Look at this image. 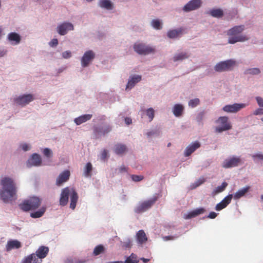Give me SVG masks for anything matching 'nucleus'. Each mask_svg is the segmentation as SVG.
Wrapping results in <instances>:
<instances>
[{"label":"nucleus","mask_w":263,"mask_h":263,"mask_svg":"<svg viewBox=\"0 0 263 263\" xmlns=\"http://www.w3.org/2000/svg\"><path fill=\"white\" fill-rule=\"evenodd\" d=\"M41 204L40 199L36 197H34V211L37 209Z\"/></svg>","instance_id":"47"},{"label":"nucleus","mask_w":263,"mask_h":263,"mask_svg":"<svg viewBox=\"0 0 263 263\" xmlns=\"http://www.w3.org/2000/svg\"><path fill=\"white\" fill-rule=\"evenodd\" d=\"M205 210L203 208H200L196 209L187 214H185L183 215V218L185 219H189L195 217L200 214H203Z\"/></svg>","instance_id":"18"},{"label":"nucleus","mask_w":263,"mask_h":263,"mask_svg":"<svg viewBox=\"0 0 263 263\" xmlns=\"http://www.w3.org/2000/svg\"><path fill=\"white\" fill-rule=\"evenodd\" d=\"M32 100V95H25L14 98V102L18 105L24 106Z\"/></svg>","instance_id":"11"},{"label":"nucleus","mask_w":263,"mask_h":263,"mask_svg":"<svg viewBox=\"0 0 263 263\" xmlns=\"http://www.w3.org/2000/svg\"><path fill=\"white\" fill-rule=\"evenodd\" d=\"M252 157L253 158H256L260 160H263V155L261 154H256L253 155Z\"/></svg>","instance_id":"58"},{"label":"nucleus","mask_w":263,"mask_h":263,"mask_svg":"<svg viewBox=\"0 0 263 263\" xmlns=\"http://www.w3.org/2000/svg\"><path fill=\"white\" fill-rule=\"evenodd\" d=\"M105 248L104 246L102 245H99L96 246L93 252V254L95 256H97L104 252Z\"/></svg>","instance_id":"35"},{"label":"nucleus","mask_w":263,"mask_h":263,"mask_svg":"<svg viewBox=\"0 0 263 263\" xmlns=\"http://www.w3.org/2000/svg\"><path fill=\"white\" fill-rule=\"evenodd\" d=\"M99 5L100 7L107 10L112 9V5L109 0H100Z\"/></svg>","instance_id":"28"},{"label":"nucleus","mask_w":263,"mask_h":263,"mask_svg":"<svg viewBox=\"0 0 263 263\" xmlns=\"http://www.w3.org/2000/svg\"><path fill=\"white\" fill-rule=\"evenodd\" d=\"M250 186H247L241 190H238L234 195L233 197L234 199L237 200L242 197L249 191Z\"/></svg>","instance_id":"26"},{"label":"nucleus","mask_w":263,"mask_h":263,"mask_svg":"<svg viewBox=\"0 0 263 263\" xmlns=\"http://www.w3.org/2000/svg\"><path fill=\"white\" fill-rule=\"evenodd\" d=\"M123 247L125 248H130L132 246V241L129 239H127L122 243Z\"/></svg>","instance_id":"44"},{"label":"nucleus","mask_w":263,"mask_h":263,"mask_svg":"<svg viewBox=\"0 0 263 263\" xmlns=\"http://www.w3.org/2000/svg\"><path fill=\"white\" fill-rule=\"evenodd\" d=\"M177 237L173 236H164L163 237V239L165 241H168L170 240H173L175 238H176Z\"/></svg>","instance_id":"55"},{"label":"nucleus","mask_w":263,"mask_h":263,"mask_svg":"<svg viewBox=\"0 0 263 263\" xmlns=\"http://www.w3.org/2000/svg\"><path fill=\"white\" fill-rule=\"evenodd\" d=\"M253 114L254 115H263V108H257L254 111Z\"/></svg>","instance_id":"52"},{"label":"nucleus","mask_w":263,"mask_h":263,"mask_svg":"<svg viewBox=\"0 0 263 263\" xmlns=\"http://www.w3.org/2000/svg\"><path fill=\"white\" fill-rule=\"evenodd\" d=\"M157 200V197H155L149 200L145 201L140 203L135 209V211L137 213H143L155 203Z\"/></svg>","instance_id":"7"},{"label":"nucleus","mask_w":263,"mask_h":263,"mask_svg":"<svg viewBox=\"0 0 263 263\" xmlns=\"http://www.w3.org/2000/svg\"><path fill=\"white\" fill-rule=\"evenodd\" d=\"M147 116L148 117L149 121H152L154 117L155 111L153 108H149L146 110Z\"/></svg>","instance_id":"41"},{"label":"nucleus","mask_w":263,"mask_h":263,"mask_svg":"<svg viewBox=\"0 0 263 263\" xmlns=\"http://www.w3.org/2000/svg\"><path fill=\"white\" fill-rule=\"evenodd\" d=\"M20 147L22 148V149L26 152L27 151L31 148V146L28 145L27 143H23L20 145Z\"/></svg>","instance_id":"48"},{"label":"nucleus","mask_w":263,"mask_h":263,"mask_svg":"<svg viewBox=\"0 0 263 263\" xmlns=\"http://www.w3.org/2000/svg\"><path fill=\"white\" fill-rule=\"evenodd\" d=\"M152 26L156 29H160L161 27V23L159 20H153L152 21Z\"/></svg>","instance_id":"40"},{"label":"nucleus","mask_w":263,"mask_h":263,"mask_svg":"<svg viewBox=\"0 0 263 263\" xmlns=\"http://www.w3.org/2000/svg\"><path fill=\"white\" fill-rule=\"evenodd\" d=\"M95 54L92 50H88L85 52L81 59V65L85 67L89 65L91 61L95 58Z\"/></svg>","instance_id":"10"},{"label":"nucleus","mask_w":263,"mask_h":263,"mask_svg":"<svg viewBox=\"0 0 263 263\" xmlns=\"http://www.w3.org/2000/svg\"><path fill=\"white\" fill-rule=\"evenodd\" d=\"M201 5V0H192L187 3L183 7L185 12H189L199 8Z\"/></svg>","instance_id":"13"},{"label":"nucleus","mask_w":263,"mask_h":263,"mask_svg":"<svg viewBox=\"0 0 263 263\" xmlns=\"http://www.w3.org/2000/svg\"><path fill=\"white\" fill-rule=\"evenodd\" d=\"M241 162V160L239 157H233L229 159L225 160L222 164L224 168H230L237 166Z\"/></svg>","instance_id":"12"},{"label":"nucleus","mask_w":263,"mask_h":263,"mask_svg":"<svg viewBox=\"0 0 263 263\" xmlns=\"http://www.w3.org/2000/svg\"><path fill=\"white\" fill-rule=\"evenodd\" d=\"M108 152L107 150L104 149L101 153V159L104 160L107 157Z\"/></svg>","instance_id":"54"},{"label":"nucleus","mask_w":263,"mask_h":263,"mask_svg":"<svg viewBox=\"0 0 263 263\" xmlns=\"http://www.w3.org/2000/svg\"><path fill=\"white\" fill-rule=\"evenodd\" d=\"M256 100L258 105L260 107H263V99L260 97H256Z\"/></svg>","instance_id":"50"},{"label":"nucleus","mask_w":263,"mask_h":263,"mask_svg":"<svg viewBox=\"0 0 263 263\" xmlns=\"http://www.w3.org/2000/svg\"><path fill=\"white\" fill-rule=\"evenodd\" d=\"M92 169V167L91 163L90 162H88L86 164V166L85 167V170H84V174L85 176H86V177L90 176Z\"/></svg>","instance_id":"37"},{"label":"nucleus","mask_w":263,"mask_h":263,"mask_svg":"<svg viewBox=\"0 0 263 263\" xmlns=\"http://www.w3.org/2000/svg\"><path fill=\"white\" fill-rule=\"evenodd\" d=\"M58 44V41L57 39H52L49 43V45L51 47H55Z\"/></svg>","instance_id":"53"},{"label":"nucleus","mask_w":263,"mask_h":263,"mask_svg":"<svg viewBox=\"0 0 263 263\" xmlns=\"http://www.w3.org/2000/svg\"><path fill=\"white\" fill-rule=\"evenodd\" d=\"M70 173L69 171L66 170L61 173L56 180V184L58 186L61 185L63 183L66 182L69 179Z\"/></svg>","instance_id":"16"},{"label":"nucleus","mask_w":263,"mask_h":263,"mask_svg":"<svg viewBox=\"0 0 263 263\" xmlns=\"http://www.w3.org/2000/svg\"><path fill=\"white\" fill-rule=\"evenodd\" d=\"M33 261V254H30L27 257H25L23 260L22 263H32Z\"/></svg>","instance_id":"45"},{"label":"nucleus","mask_w":263,"mask_h":263,"mask_svg":"<svg viewBox=\"0 0 263 263\" xmlns=\"http://www.w3.org/2000/svg\"><path fill=\"white\" fill-rule=\"evenodd\" d=\"M44 155L48 158H50L52 156V152L48 148H46L43 151Z\"/></svg>","instance_id":"43"},{"label":"nucleus","mask_w":263,"mask_h":263,"mask_svg":"<svg viewBox=\"0 0 263 263\" xmlns=\"http://www.w3.org/2000/svg\"><path fill=\"white\" fill-rule=\"evenodd\" d=\"M232 198V194H229L227 196L220 202L217 204L215 207V210L219 211L227 207V206L231 202Z\"/></svg>","instance_id":"15"},{"label":"nucleus","mask_w":263,"mask_h":263,"mask_svg":"<svg viewBox=\"0 0 263 263\" xmlns=\"http://www.w3.org/2000/svg\"><path fill=\"white\" fill-rule=\"evenodd\" d=\"M126 150V146L124 144H117L115 146V152L118 155L124 154Z\"/></svg>","instance_id":"29"},{"label":"nucleus","mask_w":263,"mask_h":263,"mask_svg":"<svg viewBox=\"0 0 263 263\" xmlns=\"http://www.w3.org/2000/svg\"><path fill=\"white\" fill-rule=\"evenodd\" d=\"M139 259L136 254L132 253L129 256L127 257L124 263H138Z\"/></svg>","instance_id":"32"},{"label":"nucleus","mask_w":263,"mask_h":263,"mask_svg":"<svg viewBox=\"0 0 263 263\" xmlns=\"http://www.w3.org/2000/svg\"><path fill=\"white\" fill-rule=\"evenodd\" d=\"M131 178L134 181H140L143 179V176L141 175H132Z\"/></svg>","instance_id":"46"},{"label":"nucleus","mask_w":263,"mask_h":263,"mask_svg":"<svg viewBox=\"0 0 263 263\" xmlns=\"http://www.w3.org/2000/svg\"><path fill=\"white\" fill-rule=\"evenodd\" d=\"M111 130V128L110 126L107 125L105 127H103L101 128L98 127H95L94 128V134L96 139L99 138L101 136L105 135V134L108 133Z\"/></svg>","instance_id":"17"},{"label":"nucleus","mask_w":263,"mask_h":263,"mask_svg":"<svg viewBox=\"0 0 263 263\" xmlns=\"http://www.w3.org/2000/svg\"><path fill=\"white\" fill-rule=\"evenodd\" d=\"M244 30L243 25L236 26L229 29L227 35L229 36L228 43L233 44L238 42H244L248 40V37L243 35L240 34Z\"/></svg>","instance_id":"3"},{"label":"nucleus","mask_w":263,"mask_h":263,"mask_svg":"<svg viewBox=\"0 0 263 263\" xmlns=\"http://www.w3.org/2000/svg\"><path fill=\"white\" fill-rule=\"evenodd\" d=\"M218 126L215 127V132L218 133L230 130L232 126L228 117L222 116L219 117L216 121Z\"/></svg>","instance_id":"4"},{"label":"nucleus","mask_w":263,"mask_h":263,"mask_svg":"<svg viewBox=\"0 0 263 263\" xmlns=\"http://www.w3.org/2000/svg\"><path fill=\"white\" fill-rule=\"evenodd\" d=\"M210 14L215 17H220L223 15V11L219 9H213L210 11Z\"/></svg>","instance_id":"34"},{"label":"nucleus","mask_w":263,"mask_h":263,"mask_svg":"<svg viewBox=\"0 0 263 263\" xmlns=\"http://www.w3.org/2000/svg\"><path fill=\"white\" fill-rule=\"evenodd\" d=\"M17 187L14 180L5 177L0 180V198L5 203L16 199Z\"/></svg>","instance_id":"1"},{"label":"nucleus","mask_w":263,"mask_h":263,"mask_svg":"<svg viewBox=\"0 0 263 263\" xmlns=\"http://www.w3.org/2000/svg\"><path fill=\"white\" fill-rule=\"evenodd\" d=\"M228 185V183L226 182H222V184L220 186H217L214 191L215 194H217L220 192H223Z\"/></svg>","instance_id":"38"},{"label":"nucleus","mask_w":263,"mask_h":263,"mask_svg":"<svg viewBox=\"0 0 263 263\" xmlns=\"http://www.w3.org/2000/svg\"><path fill=\"white\" fill-rule=\"evenodd\" d=\"M247 105L245 103H235L232 105H227L222 108V110L227 112L235 113L245 108Z\"/></svg>","instance_id":"9"},{"label":"nucleus","mask_w":263,"mask_h":263,"mask_svg":"<svg viewBox=\"0 0 263 263\" xmlns=\"http://www.w3.org/2000/svg\"><path fill=\"white\" fill-rule=\"evenodd\" d=\"M183 30L182 28L170 30L167 32V36L171 39L176 38L182 34Z\"/></svg>","instance_id":"27"},{"label":"nucleus","mask_w":263,"mask_h":263,"mask_svg":"<svg viewBox=\"0 0 263 263\" xmlns=\"http://www.w3.org/2000/svg\"><path fill=\"white\" fill-rule=\"evenodd\" d=\"M199 102H200L199 99L198 98H195V99L191 100L189 102V105L193 108V107L197 106L199 104Z\"/></svg>","instance_id":"42"},{"label":"nucleus","mask_w":263,"mask_h":263,"mask_svg":"<svg viewBox=\"0 0 263 263\" xmlns=\"http://www.w3.org/2000/svg\"><path fill=\"white\" fill-rule=\"evenodd\" d=\"M141 260H142L144 263H146L149 260V259H147V258H141Z\"/></svg>","instance_id":"63"},{"label":"nucleus","mask_w":263,"mask_h":263,"mask_svg":"<svg viewBox=\"0 0 263 263\" xmlns=\"http://www.w3.org/2000/svg\"><path fill=\"white\" fill-rule=\"evenodd\" d=\"M189 57V55L186 52H181L176 54L173 57L174 62L182 61Z\"/></svg>","instance_id":"31"},{"label":"nucleus","mask_w":263,"mask_h":263,"mask_svg":"<svg viewBox=\"0 0 263 263\" xmlns=\"http://www.w3.org/2000/svg\"><path fill=\"white\" fill-rule=\"evenodd\" d=\"M136 238L139 244H142L147 240L146 234L143 230L139 231L136 234Z\"/></svg>","instance_id":"25"},{"label":"nucleus","mask_w":263,"mask_h":263,"mask_svg":"<svg viewBox=\"0 0 263 263\" xmlns=\"http://www.w3.org/2000/svg\"><path fill=\"white\" fill-rule=\"evenodd\" d=\"M20 209L24 211H28L33 207V202L29 200H24L22 203L19 204Z\"/></svg>","instance_id":"24"},{"label":"nucleus","mask_w":263,"mask_h":263,"mask_svg":"<svg viewBox=\"0 0 263 263\" xmlns=\"http://www.w3.org/2000/svg\"><path fill=\"white\" fill-rule=\"evenodd\" d=\"M204 117V113L202 112H200V114H198V116L197 117V120L198 122H201L203 118Z\"/></svg>","instance_id":"57"},{"label":"nucleus","mask_w":263,"mask_h":263,"mask_svg":"<svg viewBox=\"0 0 263 263\" xmlns=\"http://www.w3.org/2000/svg\"><path fill=\"white\" fill-rule=\"evenodd\" d=\"M42 164V159L41 156L35 153H34V166H40Z\"/></svg>","instance_id":"39"},{"label":"nucleus","mask_w":263,"mask_h":263,"mask_svg":"<svg viewBox=\"0 0 263 263\" xmlns=\"http://www.w3.org/2000/svg\"><path fill=\"white\" fill-rule=\"evenodd\" d=\"M22 246L21 242L17 240H10L7 242L6 250L10 251L12 249H18Z\"/></svg>","instance_id":"21"},{"label":"nucleus","mask_w":263,"mask_h":263,"mask_svg":"<svg viewBox=\"0 0 263 263\" xmlns=\"http://www.w3.org/2000/svg\"><path fill=\"white\" fill-rule=\"evenodd\" d=\"M154 134V132H147L146 135L148 137H149L153 135Z\"/></svg>","instance_id":"64"},{"label":"nucleus","mask_w":263,"mask_h":263,"mask_svg":"<svg viewBox=\"0 0 263 263\" xmlns=\"http://www.w3.org/2000/svg\"><path fill=\"white\" fill-rule=\"evenodd\" d=\"M6 54V52L4 50H0V57H2L4 56Z\"/></svg>","instance_id":"62"},{"label":"nucleus","mask_w":263,"mask_h":263,"mask_svg":"<svg viewBox=\"0 0 263 263\" xmlns=\"http://www.w3.org/2000/svg\"><path fill=\"white\" fill-rule=\"evenodd\" d=\"M119 171L120 173L125 172L127 171V168L125 166L123 165L120 167Z\"/></svg>","instance_id":"61"},{"label":"nucleus","mask_w":263,"mask_h":263,"mask_svg":"<svg viewBox=\"0 0 263 263\" xmlns=\"http://www.w3.org/2000/svg\"><path fill=\"white\" fill-rule=\"evenodd\" d=\"M70 198V208L74 210L76 208V204L78 200V195L73 188L66 187L62 191L60 198V204L62 206L66 205Z\"/></svg>","instance_id":"2"},{"label":"nucleus","mask_w":263,"mask_h":263,"mask_svg":"<svg viewBox=\"0 0 263 263\" xmlns=\"http://www.w3.org/2000/svg\"><path fill=\"white\" fill-rule=\"evenodd\" d=\"M46 208L45 206L42 207L37 211H34V218H40L42 217L46 211Z\"/></svg>","instance_id":"36"},{"label":"nucleus","mask_w":263,"mask_h":263,"mask_svg":"<svg viewBox=\"0 0 263 263\" xmlns=\"http://www.w3.org/2000/svg\"><path fill=\"white\" fill-rule=\"evenodd\" d=\"M204 181H205V179L203 178H200L199 180H198L197 181L196 186H198L199 185H201L203 182H204Z\"/></svg>","instance_id":"59"},{"label":"nucleus","mask_w":263,"mask_h":263,"mask_svg":"<svg viewBox=\"0 0 263 263\" xmlns=\"http://www.w3.org/2000/svg\"><path fill=\"white\" fill-rule=\"evenodd\" d=\"M134 50L139 54L146 55L155 52V48L143 43H135Z\"/></svg>","instance_id":"6"},{"label":"nucleus","mask_w":263,"mask_h":263,"mask_svg":"<svg viewBox=\"0 0 263 263\" xmlns=\"http://www.w3.org/2000/svg\"><path fill=\"white\" fill-rule=\"evenodd\" d=\"M27 165L28 167H31L33 165V155H31L30 156V158L27 162Z\"/></svg>","instance_id":"51"},{"label":"nucleus","mask_w":263,"mask_h":263,"mask_svg":"<svg viewBox=\"0 0 263 263\" xmlns=\"http://www.w3.org/2000/svg\"><path fill=\"white\" fill-rule=\"evenodd\" d=\"M8 40L13 45H17L21 42L20 35L16 32H11L8 35Z\"/></svg>","instance_id":"22"},{"label":"nucleus","mask_w":263,"mask_h":263,"mask_svg":"<svg viewBox=\"0 0 263 263\" xmlns=\"http://www.w3.org/2000/svg\"><path fill=\"white\" fill-rule=\"evenodd\" d=\"M73 30V25L71 23L68 22H64L59 25L57 27L58 32L61 35L66 34L67 33V31L69 30Z\"/></svg>","instance_id":"14"},{"label":"nucleus","mask_w":263,"mask_h":263,"mask_svg":"<svg viewBox=\"0 0 263 263\" xmlns=\"http://www.w3.org/2000/svg\"><path fill=\"white\" fill-rule=\"evenodd\" d=\"M200 143L198 141H195L189 145L184 151V156L189 157L197 149L200 147Z\"/></svg>","instance_id":"19"},{"label":"nucleus","mask_w":263,"mask_h":263,"mask_svg":"<svg viewBox=\"0 0 263 263\" xmlns=\"http://www.w3.org/2000/svg\"><path fill=\"white\" fill-rule=\"evenodd\" d=\"M217 216V213H216L214 212H211L210 213L208 217L209 218H211V219H214V218H216Z\"/></svg>","instance_id":"56"},{"label":"nucleus","mask_w":263,"mask_h":263,"mask_svg":"<svg viewBox=\"0 0 263 263\" xmlns=\"http://www.w3.org/2000/svg\"><path fill=\"white\" fill-rule=\"evenodd\" d=\"M183 110V107L181 104H176L173 108V114L176 117H180L182 115Z\"/></svg>","instance_id":"30"},{"label":"nucleus","mask_w":263,"mask_h":263,"mask_svg":"<svg viewBox=\"0 0 263 263\" xmlns=\"http://www.w3.org/2000/svg\"><path fill=\"white\" fill-rule=\"evenodd\" d=\"M125 122L127 125H129L132 123V119L126 117L125 118Z\"/></svg>","instance_id":"60"},{"label":"nucleus","mask_w":263,"mask_h":263,"mask_svg":"<svg viewBox=\"0 0 263 263\" xmlns=\"http://www.w3.org/2000/svg\"><path fill=\"white\" fill-rule=\"evenodd\" d=\"M62 57L64 59H68L71 57V53L69 51H66L62 53Z\"/></svg>","instance_id":"49"},{"label":"nucleus","mask_w":263,"mask_h":263,"mask_svg":"<svg viewBox=\"0 0 263 263\" xmlns=\"http://www.w3.org/2000/svg\"><path fill=\"white\" fill-rule=\"evenodd\" d=\"M141 80V76L139 75H134L131 77L126 85V90L132 89L135 85Z\"/></svg>","instance_id":"20"},{"label":"nucleus","mask_w":263,"mask_h":263,"mask_svg":"<svg viewBox=\"0 0 263 263\" xmlns=\"http://www.w3.org/2000/svg\"><path fill=\"white\" fill-rule=\"evenodd\" d=\"M236 64V61L230 59L218 63L214 67L217 72H223L232 70Z\"/></svg>","instance_id":"5"},{"label":"nucleus","mask_w":263,"mask_h":263,"mask_svg":"<svg viewBox=\"0 0 263 263\" xmlns=\"http://www.w3.org/2000/svg\"><path fill=\"white\" fill-rule=\"evenodd\" d=\"M92 115L86 114L82 115L78 118H75L74 122L77 125H80L89 120L92 118Z\"/></svg>","instance_id":"23"},{"label":"nucleus","mask_w":263,"mask_h":263,"mask_svg":"<svg viewBox=\"0 0 263 263\" xmlns=\"http://www.w3.org/2000/svg\"><path fill=\"white\" fill-rule=\"evenodd\" d=\"M49 251V249L48 247L43 246L40 247L35 252L36 256L37 258H36L34 256V263H41L42 262V259L46 257Z\"/></svg>","instance_id":"8"},{"label":"nucleus","mask_w":263,"mask_h":263,"mask_svg":"<svg viewBox=\"0 0 263 263\" xmlns=\"http://www.w3.org/2000/svg\"><path fill=\"white\" fill-rule=\"evenodd\" d=\"M260 73V70L258 68H249L245 70V74L256 75Z\"/></svg>","instance_id":"33"}]
</instances>
